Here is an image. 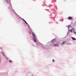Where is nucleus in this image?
Returning a JSON list of instances; mask_svg holds the SVG:
<instances>
[{"instance_id": "f257e3e1", "label": "nucleus", "mask_w": 76, "mask_h": 76, "mask_svg": "<svg viewBox=\"0 0 76 76\" xmlns=\"http://www.w3.org/2000/svg\"><path fill=\"white\" fill-rule=\"evenodd\" d=\"M32 35L33 36V37H34V38H33L34 41V42H36V40H35V38L36 39H37V36H35V34L34 33H32Z\"/></svg>"}, {"instance_id": "f03ea898", "label": "nucleus", "mask_w": 76, "mask_h": 76, "mask_svg": "<svg viewBox=\"0 0 76 76\" xmlns=\"http://www.w3.org/2000/svg\"><path fill=\"white\" fill-rule=\"evenodd\" d=\"M53 45V46H54L55 47H57V46L58 47V45L57 44H56L54 45Z\"/></svg>"}, {"instance_id": "7ed1b4c3", "label": "nucleus", "mask_w": 76, "mask_h": 76, "mask_svg": "<svg viewBox=\"0 0 76 76\" xmlns=\"http://www.w3.org/2000/svg\"><path fill=\"white\" fill-rule=\"evenodd\" d=\"M75 31V29H74L72 28V29L70 30V31L71 32H73V31Z\"/></svg>"}, {"instance_id": "20e7f679", "label": "nucleus", "mask_w": 76, "mask_h": 76, "mask_svg": "<svg viewBox=\"0 0 76 76\" xmlns=\"http://www.w3.org/2000/svg\"><path fill=\"white\" fill-rule=\"evenodd\" d=\"M68 19H73V18H72V17H68Z\"/></svg>"}, {"instance_id": "39448f33", "label": "nucleus", "mask_w": 76, "mask_h": 76, "mask_svg": "<svg viewBox=\"0 0 76 76\" xmlns=\"http://www.w3.org/2000/svg\"><path fill=\"white\" fill-rule=\"evenodd\" d=\"M71 38L73 40H76V39L75 38L73 37H72Z\"/></svg>"}, {"instance_id": "423d86ee", "label": "nucleus", "mask_w": 76, "mask_h": 76, "mask_svg": "<svg viewBox=\"0 0 76 76\" xmlns=\"http://www.w3.org/2000/svg\"><path fill=\"white\" fill-rule=\"evenodd\" d=\"M66 42V41L63 42L61 44L62 45H63V44H64Z\"/></svg>"}, {"instance_id": "0eeeda50", "label": "nucleus", "mask_w": 76, "mask_h": 76, "mask_svg": "<svg viewBox=\"0 0 76 76\" xmlns=\"http://www.w3.org/2000/svg\"><path fill=\"white\" fill-rule=\"evenodd\" d=\"M2 53L3 54V56H5V55H4V53H3V52H2Z\"/></svg>"}, {"instance_id": "6e6552de", "label": "nucleus", "mask_w": 76, "mask_h": 76, "mask_svg": "<svg viewBox=\"0 0 76 76\" xmlns=\"http://www.w3.org/2000/svg\"><path fill=\"white\" fill-rule=\"evenodd\" d=\"M24 22H25V23H26V25H29L28 24V23H26V21H25Z\"/></svg>"}, {"instance_id": "1a4fd4ad", "label": "nucleus", "mask_w": 76, "mask_h": 76, "mask_svg": "<svg viewBox=\"0 0 76 76\" xmlns=\"http://www.w3.org/2000/svg\"><path fill=\"white\" fill-rule=\"evenodd\" d=\"M9 61L10 63H12V61L11 60H10Z\"/></svg>"}, {"instance_id": "9d476101", "label": "nucleus", "mask_w": 76, "mask_h": 76, "mask_svg": "<svg viewBox=\"0 0 76 76\" xmlns=\"http://www.w3.org/2000/svg\"><path fill=\"white\" fill-rule=\"evenodd\" d=\"M5 2H6V3H8V1H7V0H5Z\"/></svg>"}, {"instance_id": "9b49d317", "label": "nucleus", "mask_w": 76, "mask_h": 76, "mask_svg": "<svg viewBox=\"0 0 76 76\" xmlns=\"http://www.w3.org/2000/svg\"><path fill=\"white\" fill-rule=\"evenodd\" d=\"M73 32H74V33L75 34H76V32H75V31H73Z\"/></svg>"}, {"instance_id": "f8f14e48", "label": "nucleus", "mask_w": 76, "mask_h": 76, "mask_svg": "<svg viewBox=\"0 0 76 76\" xmlns=\"http://www.w3.org/2000/svg\"><path fill=\"white\" fill-rule=\"evenodd\" d=\"M52 61H53V62H54V60L53 59V60H52Z\"/></svg>"}, {"instance_id": "ddd939ff", "label": "nucleus", "mask_w": 76, "mask_h": 76, "mask_svg": "<svg viewBox=\"0 0 76 76\" xmlns=\"http://www.w3.org/2000/svg\"><path fill=\"white\" fill-rule=\"evenodd\" d=\"M68 27H70V25H69V26H68Z\"/></svg>"}, {"instance_id": "4468645a", "label": "nucleus", "mask_w": 76, "mask_h": 76, "mask_svg": "<svg viewBox=\"0 0 76 76\" xmlns=\"http://www.w3.org/2000/svg\"><path fill=\"white\" fill-rule=\"evenodd\" d=\"M23 21H24V22H25V20H24V19H23Z\"/></svg>"}]
</instances>
